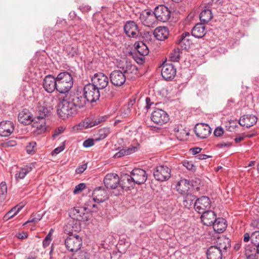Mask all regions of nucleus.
Here are the masks:
<instances>
[{"label": "nucleus", "mask_w": 259, "mask_h": 259, "mask_svg": "<svg viewBox=\"0 0 259 259\" xmlns=\"http://www.w3.org/2000/svg\"><path fill=\"white\" fill-rule=\"evenodd\" d=\"M89 103L81 90L71 92L64 97L58 105L59 116L65 119L76 115L79 109L84 108Z\"/></svg>", "instance_id": "obj_1"}, {"label": "nucleus", "mask_w": 259, "mask_h": 259, "mask_svg": "<svg viewBox=\"0 0 259 259\" xmlns=\"http://www.w3.org/2000/svg\"><path fill=\"white\" fill-rule=\"evenodd\" d=\"M118 68L119 70H114L110 74V81L115 87L122 85L126 79H133L138 73L136 66L127 60L119 62Z\"/></svg>", "instance_id": "obj_2"}, {"label": "nucleus", "mask_w": 259, "mask_h": 259, "mask_svg": "<svg viewBox=\"0 0 259 259\" xmlns=\"http://www.w3.org/2000/svg\"><path fill=\"white\" fill-rule=\"evenodd\" d=\"M57 92L62 94L68 93L73 85L71 74L67 71L59 73L57 77Z\"/></svg>", "instance_id": "obj_3"}, {"label": "nucleus", "mask_w": 259, "mask_h": 259, "mask_svg": "<svg viewBox=\"0 0 259 259\" xmlns=\"http://www.w3.org/2000/svg\"><path fill=\"white\" fill-rule=\"evenodd\" d=\"M147 179L146 171L141 168H135L131 172V175H125L124 180H126L128 184H137L139 185L144 184Z\"/></svg>", "instance_id": "obj_4"}, {"label": "nucleus", "mask_w": 259, "mask_h": 259, "mask_svg": "<svg viewBox=\"0 0 259 259\" xmlns=\"http://www.w3.org/2000/svg\"><path fill=\"white\" fill-rule=\"evenodd\" d=\"M89 103H92L99 100L100 94L99 90L92 83H88L81 90Z\"/></svg>", "instance_id": "obj_5"}, {"label": "nucleus", "mask_w": 259, "mask_h": 259, "mask_svg": "<svg viewBox=\"0 0 259 259\" xmlns=\"http://www.w3.org/2000/svg\"><path fill=\"white\" fill-rule=\"evenodd\" d=\"M153 176L157 181H166L171 177V169L166 165L157 166L153 169Z\"/></svg>", "instance_id": "obj_6"}, {"label": "nucleus", "mask_w": 259, "mask_h": 259, "mask_svg": "<svg viewBox=\"0 0 259 259\" xmlns=\"http://www.w3.org/2000/svg\"><path fill=\"white\" fill-rule=\"evenodd\" d=\"M82 243L81 237L77 235H70L65 241L66 248L71 252L77 251L80 248Z\"/></svg>", "instance_id": "obj_7"}, {"label": "nucleus", "mask_w": 259, "mask_h": 259, "mask_svg": "<svg viewBox=\"0 0 259 259\" xmlns=\"http://www.w3.org/2000/svg\"><path fill=\"white\" fill-rule=\"evenodd\" d=\"M104 183L107 189H115L120 188L123 190L125 187L120 183V179L115 174H107L104 179Z\"/></svg>", "instance_id": "obj_8"}, {"label": "nucleus", "mask_w": 259, "mask_h": 259, "mask_svg": "<svg viewBox=\"0 0 259 259\" xmlns=\"http://www.w3.org/2000/svg\"><path fill=\"white\" fill-rule=\"evenodd\" d=\"M151 120L155 124L162 125L167 123L169 118L168 114L161 109H155L151 113Z\"/></svg>", "instance_id": "obj_9"}, {"label": "nucleus", "mask_w": 259, "mask_h": 259, "mask_svg": "<svg viewBox=\"0 0 259 259\" xmlns=\"http://www.w3.org/2000/svg\"><path fill=\"white\" fill-rule=\"evenodd\" d=\"M92 84L99 90L105 89L109 84V78L103 73H96L92 77Z\"/></svg>", "instance_id": "obj_10"}, {"label": "nucleus", "mask_w": 259, "mask_h": 259, "mask_svg": "<svg viewBox=\"0 0 259 259\" xmlns=\"http://www.w3.org/2000/svg\"><path fill=\"white\" fill-rule=\"evenodd\" d=\"M210 207V201L206 196H201L195 200L194 208L199 213H203Z\"/></svg>", "instance_id": "obj_11"}, {"label": "nucleus", "mask_w": 259, "mask_h": 259, "mask_svg": "<svg viewBox=\"0 0 259 259\" xmlns=\"http://www.w3.org/2000/svg\"><path fill=\"white\" fill-rule=\"evenodd\" d=\"M154 14L156 19L162 22L167 21L170 17V11L164 5H161L157 6L154 10Z\"/></svg>", "instance_id": "obj_12"}, {"label": "nucleus", "mask_w": 259, "mask_h": 259, "mask_svg": "<svg viewBox=\"0 0 259 259\" xmlns=\"http://www.w3.org/2000/svg\"><path fill=\"white\" fill-rule=\"evenodd\" d=\"M161 72L162 77L165 80H171L176 74V69L172 64L163 63Z\"/></svg>", "instance_id": "obj_13"}, {"label": "nucleus", "mask_w": 259, "mask_h": 259, "mask_svg": "<svg viewBox=\"0 0 259 259\" xmlns=\"http://www.w3.org/2000/svg\"><path fill=\"white\" fill-rule=\"evenodd\" d=\"M43 88L49 93H53L55 90L57 91L56 77L52 75H47L43 80Z\"/></svg>", "instance_id": "obj_14"}, {"label": "nucleus", "mask_w": 259, "mask_h": 259, "mask_svg": "<svg viewBox=\"0 0 259 259\" xmlns=\"http://www.w3.org/2000/svg\"><path fill=\"white\" fill-rule=\"evenodd\" d=\"M140 19L144 25L150 27L155 23L156 18L154 12L145 11L141 14Z\"/></svg>", "instance_id": "obj_15"}, {"label": "nucleus", "mask_w": 259, "mask_h": 259, "mask_svg": "<svg viewBox=\"0 0 259 259\" xmlns=\"http://www.w3.org/2000/svg\"><path fill=\"white\" fill-rule=\"evenodd\" d=\"M211 128L207 124H197L194 127L196 136L200 139L207 138L211 133Z\"/></svg>", "instance_id": "obj_16"}, {"label": "nucleus", "mask_w": 259, "mask_h": 259, "mask_svg": "<svg viewBox=\"0 0 259 259\" xmlns=\"http://www.w3.org/2000/svg\"><path fill=\"white\" fill-rule=\"evenodd\" d=\"M32 126L35 128L33 133L36 135L44 134L47 131L46 119L34 118Z\"/></svg>", "instance_id": "obj_17"}, {"label": "nucleus", "mask_w": 259, "mask_h": 259, "mask_svg": "<svg viewBox=\"0 0 259 259\" xmlns=\"http://www.w3.org/2000/svg\"><path fill=\"white\" fill-rule=\"evenodd\" d=\"M125 34L130 37L136 38L139 35L138 25L133 21H127L124 26Z\"/></svg>", "instance_id": "obj_18"}, {"label": "nucleus", "mask_w": 259, "mask_h": 259, "mask_svg": "<svg viewBox=\"0 0 259 259\" xmlns=\"http://www.w3.org/2000/svg\"><path fill=\"white\" fill-rule=\"evenodd\" d=\"M14 125L11 121H3L0 122V136L8 137L13 132Z\"/></svg>", "instance_id": "obj_19"}, {"label": "nucleus", "mask_w": 259, "mask_h": 259, "mask_svg": "<svg viewBox=\"0 0 259 259\" xmlns=\"http://www.w3.org/2000/svg\"><path fill=\"white\" fill-rule=\"evenodd\" d=\"M80 230V221L72 218L69 219L65 226V231L68 234H72L73 232H78Z\"/></svg>", "instance_id": "obj_20"}, {"label": "nucleus", "mask_w": 259, "mask_h": 259, "mask_svg": "<svg viewBox=\"0 0 259 259\" xmlns=\"http://www.w3.org/2000/svg\"><path fill=\"white\" fill-rule=\"evenodd\" d=\"M257 121V117L252 114H247L242 116L239 120V124L242 126L250 127L255 124Z\"/></svg>", "instance_id": "obj_21"}, {"label": "nucleus", "mask_w": 259, "mask_h": 259, "mask_svg": "<svg viewBox=\"0 0 259 259\" xmlns=\"http://www.w3.org/2000/svg\"><path fill=\"white\" fill-rule=\"evenodd\" d=\"M92 196L94 201L98 203L102 202L108 198L106 191L101 187L95 188Z\"/></svg>", "instance_id": "obj_22"}, {"label": "nucleus", "mask_w": 259, "mask_h": 259, "mask_svg": "<svg viewBox=\"0 0 259 259\" xmlns=\"http://www.w3.org/2000/svg\"><path fill=\"white\" fill-rule=\"evenodd\" d=\"M216 214L211 210L205 211L201 216V219L203 224L207 226H210L216 219Z\"/></svg>", "instance_id": "obj_23"}, {"label": "nucleus", "mask_w": 259, "mask_h": 259, "mask_svg": "<svg viewBox=\"0 0 259 259\" xmlns=\"http://www.w3.org/2000/svg\"><path fill=\"white\" fill-rule=\"evenodd\" d=\"M169 32L167 27L159 26L155 28L153 32L154 37L159 40H163L167 38Z\"/></svg>", "instance_id": "obj_24"}, {"label": "nucleus", "mask_w": 259, "mask_h": 259, "mask_svg": "<svg viewBox=\"0 0 259 259\" xmlns=\"http://www.w3.org/2000/svg\"><path fill=\"white\" fill-rule=\"evenodd\" d=\"M207 259H222L223 252L217 246H211L206 252Z\"/></svg>", "instance_id": "obj_25"}, {"label": "nucleus", "mask_w": 259, "mask_h": 259, "mask_svg": "<svg viewBox=\"0 0 259 259\" xmlns=\"http://www.w3.org/2000/svg\"><path fill=\"white\" fill-rule=\"evenodd\" d=\"M18 119L20 122L24 125L29 124L33 120L32 115L26 109H24L19 113Z\"/></svg>", "instance_id": "obj_26"}, {"label": "nucleus", "mask_w": 259, "mask_h": 259, "mask_svg": "<svg viewBox=\"0 0 259 259\" xmlns=\"http://www.w3.org/2000/svg\"><path fill=\"white\" fill-rule=\"evenodd\" d=\"M212 225L214 231L218 233L223 232L227 226L226 221L222 218L216 219Z\"/></svg>", "instance_id": "obj_27"}, {"label": "nucleus", "mask_w": 259, "mask_h": 259, "mask_svg": "<svg viewBox=\"0 0 259 259\" xmlns=\"http://www.w3.org/2000/svg\"><path fill=\"white\" fill-rule=\"evenodd\" d=\"M205 27L203 24L197 23L191 31L192 35L196 38H202L206 34Z\"/></svg>", "instance_id": "obj_28"}, {"label": "nucleus", "mask_w": 259, "mask_h": 259, "mask_svg": "<svg viewBox=\"0 0 259 259\" xmlns=\"http://www.w3.org/2000/svg\"><path fill=\"white\" fill-rule=\"evenodd\" d=\"M190 186L189 181L187 180L184 179L181 180L178 182L176 186V189L179 193L186 195V194H189L188 192L190 190Z\"/></svg>", "instance_id": "obj_29"}, {"label": "nucleus", "mask_w": 259, "mask_h": 259, "mask_svg": "<svg viewBox=\"0 0 259 259\" xmlns=\"http://www.w3.org/2000/svg\"><path fill=\"white\" fill-rule=\"evenodd\" d=\"M174 132L177 139L180 141L186 140L189 135V132L183 128L182 125L175 127Z\"/></svg>", "instance_id": "obj_30"}, {"label": "nucleus", "mask_w": 259, "mask_h": 259, "mask_svg": "<svg viewBox=\"0 0 259 259\" xmlns=\"http://www.w3.org/2000/svg\"><path fill=\"white\" fill-rule=\"evenodd\" d=\"M52 109L53 108L51 106L48 107H46L44 105L40 106L38 107L37 110V115L35 118L46 119V118L50 115L51 111Z\"/></svg>", "instance_id": "obj_31"}, {"label": "nucleus", "mask_w": 259, "mask_h": 259, "mask_svg": "<svg viewBox=\"0 0 259 259\" xmlns=\"http://www.w3.org/2000/svg\"><path fill=\"white\" fill-rule=\"evenodd\" d=\"M259 253L257 247L247 245L245 247V255L248 259H256Z\"/></svg>", "instance_id": "obj_32"}, {"label": "nucleus", "mask_w": 259, "mask_h": 259, "mask_svg": "<svg viewBox=\"0 0 259 259\" xmlns=\"http://www.w3.org/2000/svg\"><path fill=\"white\" fill-rule=\"evenodd\" d=\"M134 46L138 53L141 56H145L148 54L149 49L143 41H137Z\"/></svg>", "instance_id": "obj_33"}, {"label": "nucleus", "mask_w": 259, "mask_h": 259, "mask_svg": "<svg viewBox=\"0 0 259 259\" xmlns=\"http://www.w3.org/2000/svg\"><path fill=\"white\" fill-rule=\"evenodd\" d=\"M217 246L222 252L225 251L231 246L230 240L229 238L226 237L219 238Z\"/></svg>", "instance_id": "obj_34"}, {"label": "nucleus", "mask_w": 259, "mask_h": 259, "mask_svg": "<svg viewBox=\"0 0 259 259\" xmlns=\"http://www.w3.org/2000/svg\"><path fill=\"white\" fill-rule=\"evenodd\" d=\"M196 199V197L192 194H186L184 195L183 198V205L185 207L188 209H190L193 206H194V201Z\"/></svg>", "instance_id": "obj_35"}, {"label": "nucleus", "mask_w": 259, "mask_h": 259, "mask_svg": "<svg viewBox=\"0 0 259 259\" xmlns=\"http://www.w3.org/2000/svg\"><path fill=\"white\" fill-rule=\"evenodd\" d=\"M212 18L211 11L209 9H204L202 11L199 15V18L203 23L208 22Z\"/></svg>", "instance_id": "obj_36"}, {"label": "nucleus", "mask_w": 259, "mask_h": 259, "mask_svg": "<svg viewBox=\"0 0 259 259\" xmlns=\"http://www.w3.org/2000/svg\"><path fill=\"white\" fill-rule=\"evenodd\" d=\"M136 148L132 146L127 149H122L120 150L118 152L116 153L113 157L115 158H118L124 156L125 155L131 154L135 151Z\"/></svg>", "instance_id": "obj_37"}, {"label": "nucleus", "mask_w": 259, "mask_h": 259, "mask_svg": "<svg viewBox=\"0 0 259 259\" xmlns=\"http://www.w3.org/2000/svg\"><path fill=\"white\" fill-rule=\"evenodd\" d=\"M23 207V206L16 205L9 210L4 216V218L5 220H8L14 216L16 215Z\"/></svg>", "instance_id": "obj_38"}, {"label": "nucleus", "mask_w": 259, "mask_h": 259, "mask_svg": "<svg viewBox=\"0 0 259 259\" xmlns=\"http://www.w3.org/2000/svg\"><path fill=\"white\" fill-rule=\"evenodd\" d=\"M190 35V33L188 32L183 33L180 36V38L178 40L177 44L181 46L182 48L186 49L187 46L186 45V42H189V39L187 38V37L189 36Z\"/></svg>", "instance_id": "obj_39"}, {"label": "nucleus", "mask_w": 259, "mask_h": 259, "mask_svg": "<svg viewBox=\"0 0 259 259\" xmlns=\"http://www.w3.org/2000/svg\"><path fill=\"white\" fill-rule=\"evenodd\" d=\"M181 54L180 49H174L169 54V60L174 62H179Z\"/></svg>", "instance_id": "obj_40"}, {"label": "nucleus", "mask_w": 259, "mask_h": 259, "mask_svg": "<svg viewBox=\"0 0 259 259\" xmlns=\"http://www.w3.org/2000/svg\"><path fill=\"white\" fill-rule=\"evenodd\" d=\"M31 167L26 166L20 169V170L16 174L15 177L17 179L18 178L23 179L25 176L31 170Z\"/></svg>", "instance_id": "obj_41"}, {"label": "nucleus", "mask_w": 259, "mask_h": 259, "mask_svg": "<svg viewBox=\"0 0 259 259\" xmlns=\"http://www.w3.org/2000/svg\"><path fill=\"white\" fill-rule=\"evenodd\" d=\"M109 134V130L108 128L100 129L98 131L96 135H95L96 136V140L97 141L103 140L107 137Z\"/></svg>", "instance_id": "obj_42"}, {"label": "nucleus", "mask_w": 259, "mask_h": 259, "mask_svg": "<svg viewBox=\"0 0 259 259\" xmlns=\"http://www.w3.org/2000/svg\"><path fill=\"white\" fill-rule=\"evenodd\" d=\"M82 210H84V209L82 208H74L72 212L74 217L72 218L79 221L83 220V215L84 214V213L81 212Z\"/></svg>", "instance_id": "obj_43"}, {"label": "nucleus", "mask_w": 259, "mask_h": 259, "mask_svg": "<svg viewBox=\"0 0 259 259\" xmlns=\"http://www.w3.org/2000/svg\"><path fill=\"white\" fill-rule=\"evenodd\" d=\"M251 243L254 246L257 247V250L259 251V231H254L251 234Z\"/></svg>", "instance_id": "obj_44"}, {"label": "nucleus", "mask_w": 259, "mask_h": 259, "mask_svg": "<svg viewBox=\"0 0 259 259\" xmlns=\"http://www.w3.org/2000/svg\"><path fill=\"white\" fill-rule=\"evenodd\" d=\"M7 194V186L5 182H3L0 184V200H4Z\"/></svg>", "instance_id": "obj_45"}, {"label": "nucleus", "mask_w": 259, "mask_h": 259, "mask_svg": "<svg viewBox=\"0 0 259 259\" xmlns=\"http://www.w3.org/2000/svg\"><path fill=\"white\" fill-rule=\"evenodd\" d=\"M66 51L68 56L70 57H73L78 55V49L76 46H68L67 48Z\"/></svg>", "instance_id": "obj_46"}, {"label": "nucleus", "mask_w": 259, "mask_h": 259, "mask_svg": "<svg viewBox=\"0 0 259 259\" xmlns=\"http://www.w3.org/2000/svg\"><path fill=\"white\" fill-rule=\"evenodd\" d=\"M36 145V143L34 141L29 142L26 147L27 153L28 154H31L34 152V148H35Z\"/></svg>", "instance_id": "obj_47"}, {"label": "nucleus", "mask_w": 259, "mask_h": 259, "mask_svg": "<svg viewBox=\"0 0 259 259\" xmlns=\"http://www.w3.org/2000/svg\"><path fill=\"white\" fill-rule=\"evenodd\" d=\"M85 188V185L84 183H80L76 185L73 190V193L77 194L80 193Z\"/></svg>", "instance_id": "obj_48"}, {"label": "nucleus", "mask_w": 259, "mask_h": 259, "mask_svg": "<svg viewBox=\"0 0 259 259\" xmlns=\"http://www.w3.org/2000/svg\"><path fill=\"white\" fill-rule=\"evenodd\" d=\"M96 123L94 122L91 121L90 119H85L82 123L83 126L85 127V128H90L94 125H95Z\"/></svg>", "instance_id": "obj_49"}, {"label": "nucleus", "mask_w": 259, "mask_h": 259, "mask_svg": "<svg viewBox=\"0 0 259 259\" xmlns=\"http://www.w3.org/2000/svg\"><path fill=\"white\" fill-rule=\"evenodd\" d=\"M51 240H52V237L50 236V233H49L46 236V237L45 238V239H44V240L42 241V245H43V246L44 247H48L50 245V244L51 243Z\"/></svg>", "instance_id": "obj_50"}, {"label": "nucleus", "mask_w": 259, "mask_h": 259, "mask_svg": "<svg viewBox=\"0 0 259 259\" xmlns=\"http://www.w3.org/2000/svg\"><path fill=\"white\" fill-rule=\"evenodd\" d=\"M145 101L146 103L145 108L147 109H149L152 105H156L157 104V103H155L153 101H152V100L150 97H147Z\"/></svg>", "instance_id": "obj_51"}, {"label": "nucleus", "mask_w": 259, "mask_h": 259, "mask_svg": "<svg viewBox=\"0 0 259 259\" xmlns=\"http://www.w3.org/2000/svg\"><path fill=\"white\" fill-rule=\"evenodd\" d=\"M224 132V129L222 127L218 126L214 130L213 134L216 137H220L223 135Z\"/></svg>", "instance_id": "obj_52"}, {"label": "nucleus", "mask_w": 259, "mask_h": 259, "mask_svg": "<svg viewBox=\"0 0 259 259\" xmlns=\"http://www.w3.org/2000/svg\"><path fill=\"white\" fill-rule=\"evenodd\" d=\"M183 165L188 170H192L195 166L192 161H185Z\"/></svg>", "instance_id": "obj_53"}, {"label": "nucleus", "mask_w": 259, "mask_h": 259, "mask_svg": "<svg viewBox=\"0 0 259 259\" xmlns=\"http://www.w3.org/2000/svg\"><path fill=\"white\" fill-rule=\"evenodd\" d=\"M87 168V164H83L81 165L78 166L76 170V173L77 174H82Z\"/></svg>", "instance_id": "obj_54"}, {"label": "nucleus", "mask_w": 259, "mask_h": 259, "mask_svg": "<svg viewBox=\"0 0 259 259\" xmlns=\"http://www.w3.org/2000/svg\"><path fill=\"white\" fill-rule=\"evenodd\" d=\"M94 142L92 139H88L85 140L83 143V146L86 148L90 147L94 145Z\"/></svg>", "instance_id": "obj_55"}, {"label": "nucleus", "mask_w": 259, "mask_h": 259, "mask_svg": "<svg viewBox=\"0 0 259 259\" xmlns=\"http://www.w3.org/2000/svg\"><path fill=\"white\" fill-rule=\"evenodd\" d=\"M197 94L198 96L200 97L207 95L208 94L207 88L203 87L202 88V90L199 89Z\"/></svg>", "instance_id": "obj_56"}, {"label": "nucleus", "mask_w": 259, "mask_h": 259, "mask_svg": "<svg viewBox=\"0 0 259 259\" xmlns=\"http://www.w3.org/2000/svg\"><path fill=\"white\" fill-rule=\"evenodd\" d=\"M64 149H65V145L63 143L62 145L58 147L57 148H55L53 150V151L52 152V155H53L55 154H56V155L58 154L59 153H60L61 152H62L63 150H64Z\"/></svg>", "instance_id": "obj_57"}, {"label": "nucleus", "mask_w": 259, "mask_h": 259, "mask_svg": "<svg viewBox=\"0 0 259 259\" xmlns=\"http://www.w3.org/2000/svg\"><path fill=\"white\" fill-rule=\"evenodd\" d=\"M79 9L83 13H87L91 10V7L89 5L83 4L79 7Z\"/></svg>", "instance_id": "obj_58"}, {"label": "nucleus", "mask_w": 259, "mask_h": 259, "mask_svg": "<svg viewBox=\"0 0 259 259\" xmlns=\"http://www.w3.org/2000/svg\"><path fill=\"white\" fill-rule=\"evenodd\" d=\"M70 259H88L84 252H80L78 255H73Z\"/></svg>", "instance_id": "obj_59"}, {"label": "nucleus", "mask_w": 259, "mask_h": 259, "mask_svg": "<svg viewBox=\"0 0 259 259\" xmlns=\"http://www.w3.org/2000/svg\"><path fill=\"white\" fill-rule=\"evenodd\" d=\"M245 139V137L244 135V134H242L241 135H239L238 136H237L235 139L234 141L236 143H240V142L242 141Z\"/></svg>", "instance_id": "obj_60"}, {"label": "nucleus", "mask_w": 259, "mask_h": 259, "mask_svg": "<svg viewBox=\"0 0 259 259\" xmlns=\"http://www.w3.org/2000/svg\"><path fill=\"white\" fill-rule=\"evenodd\" d=\"M201 150L202 149L201 148L194 147L191 148L190 150V151H191L193 154L195 155L201 152Z\"/></svg>", "instance_id": "obj_61"}, {"label": "nucleus", "mask_w": 259, "mask_h": 259, "mask_svg": "<svg viewBox=\"0 0 259 259\" xmlns=\"http://www.w3.org/2000/svg\"><path fill=\"white\" fill-rule=\"evenodd\" d=\"M251 235H250L248 233H245L243 236V241L245 242H247L249 241L250 239L251 240Z\"/></svg>", "instance_id": "obj_62"}, {"label": "nucleus", "mask_w": 259, "mask_h": 259, "mask_svg": "<svg viewBox=\"0 0 259 259\" xmlns=\"http://www.w3.org/2000/svg\"><path fill=\"white\" fill-rule=\"evenodd\" d=\"M231 145V143H221L217 144V147L219 148H222L224 147H229Z\"/></svg>", "instance_id": "obj_63"}, {"label": "nucleus", "mask_w": 259, "mask_h": 259, "mask_svg": "<svg viewBox=\"0 0 259 259\" xmlns=\"http://www.w3.org/2000/svg\"><path fill=\"white\" fill-rule=\"evenodd\" d=\"M28 237V234L27 233L23 232L21 233H19L18 235V238L20 239H24Z\"/></svg>", "instance_id": "obj_64"}]
</instances>
